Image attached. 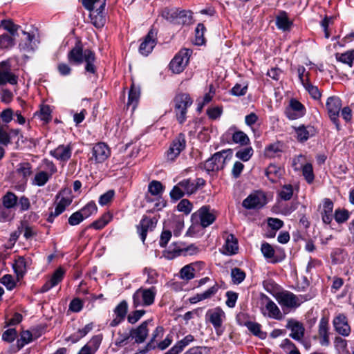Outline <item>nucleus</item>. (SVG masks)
<instances>
[{
	"mask_svg": "<svg viewBox=\"0 0 354 354\" xmlns=\"http://www.w3.org/2000/svg\"><path fill=\"white\" fill-rule=\"evenodd\" d=\"M67 58L68 62L75 65H80L84 62L86 63L85 71L87 73L95 75L96 73L95 55L90 49L83 50L80 41L75 44V46L68 52Z\"/></svg>",
	"mask_w": 354,
	"mask_h": 354,
	"instance_id": "obj_1",
	"label": "nucleus"
},
{
	"mask_svg": "<svg viewBox=\"0 0 354 354\" xmlns=\"http://www.w3.org/2000/svg\"><path fill=\"white\" fill-rule=\"evenodd\" d=\"M203 178H187L179 182L171 190L169 195L172 200L178 201L185 194H192L205 185Z\"/></svg>",
	"mask_w": 354,
	"mask_h": 354,
	"instance_id": "obj_2",
	"label": "nucleus"
},
{
	"mask_svg": "<svg viewBox=\"0 0 354 354\" xmlns=\"http://www.w3.org/2000/svg\"><path fill=\"white\" fill-rule=\"evenodd\" d=\"M232 153L231 149L215 153L204 163V169L207 171V174L217 175L216 172L224 168L226 162L232 158Z\"/></svg>",
	"mask_w": 354,
	"mask_h": 354,
	"instance_id": "obj_3",
	"label": "nucleus"
},
{
	"mask_svg": "<svg viewBox=\"0 0 354 354\" xmlns=\"http://www.w3.org/2000/svg\"><path fill=\"white\" fill-rule=\"evenodd\" d=\"M276 299L285 314L290 313L292 310H295L304 301L301 296H297L290 291L278 292Z\"/></svg>",
	"mask_w": 354,
	"mask_h": 354,
	"instance_id": "obj_4",
	"label": "nucleus"
},
{
	"mask_svg": "<svg viewBox=\"0 0 354 354\" xmlns=\"http://www.w3.org/2000/svg\"><path fill=\"white\" fill-rule=\"evenodd\" d=\"M157 293L156 287L149 288H140L133 295V306L134 308L139 306H149L154 303Z\"/></svg>",
	"mask_w": 354,
	"mask_h": 354,
	"instance_id": "obj_5",
	"label": "nucleus"
},
{
	"mask_svg": "<svg viewBox=\"0 0 354 354\" xmlns=\"http://www.w3.org/2000/svg\"><path fill=\"white\" fill-rule=\"evenodd\" d=\"M105 6L106 0H100L98 2H93L91 7L85 8L90 12L91 23L97 28H102L106 24Z\"/></svg>",
	"mask_w": 354,
	"mask_h": 354,
	"instance_id": "obj_6",
	"label": "nucleus"
},
{
	"mask_svg": "<svg viewBox=\"0 0 354 354\" xmlns=\"http://www.w3.org/2000/svg\"><path fill=\"white\" fill-rule=\"evenodd\" d=\"M174 112L177 120L183 124L186 120V114L188 107H189L193 101L187 93H178L174 98Z\"/></svg>",
	"mask_w": 354,
	"mask_h": 354,
	"instance_id": "obj_7",
	"label": "nucleus"
},
{
	"mask_svg": "<svg viewBox=\"0 0 354 354\" xmlns=\"http://www.w3.org/2000/svg\"><path fill=\"white\" fill-rule=\"evenodd\" d=\"M216 218L215 211L211 209L209 205H203L192 215V221L195 224H199L205 228L212 225Z\"/></svg>",
	"mask_w": 354,
	"mask_h": 354,
	"instance_id": "obj_8",
	"label": "nucleus"
},
{
	"mask_svg": "<svg viewBox=\"0 0 354 354\" xmlns=\"http://www.w3.org/2000/svg\"><path fill=\"white\" fill-rule=\"evenodd\" d=\"M261 302L263 307L261 308V313L264 316L270 319L281 320L283 319V313L277 305L266 295H261Z\"/></svg>",
	"mask_w": 354,
	"mask_h": 354,
	"instance_id": "obj_9",
	"label": "nucleus"
},
{
	"mask_svg": "<svg viewBox=\"0 0 354 354\" xmlns=\"http://www.w3.org/2000/svg\"><path fill=\"white\" fill-rule=\"evenodd\" d=\"M342 100L337 96L328 97L326 102V109L329 118L336 126L337 130L339 129V116L342 108Z\"/></svg>",
	"mask_w": 354,
	"mask_h": 354,
	"instance_id": "obj_10",
	"label": "nucleus"
},
{
	"mask_svg": "<svg viewBox=\"0 0 354 354\" xmlns=\"http://www.w3.org/2000/svg\"><path fill=\"white\" fill-rule=\"evenodd\" d=\"M186 147L185 136L180 133L171 142L168 150L165 153L167 161L173 162L180 155Z\"/></svg>",
	"mask_w": 354,
	"mask_h": 354,
	"instance_id": "obj_11",
	"label": "nucleus"
},
{
	"mask_svg": "<svg viewBox=\"0 0 354 354\" xmlns=\"http://www.w3.org/2000/svg\"><path fill=\"white\" fill-rule=\"evenodd\" d=\"M192 52L189 49L180 50L173 58L169 64V68L174 73H181L188 64Z\"/></svg>",
	"mask_w": 354,
	"mask_h": 354,
	"instance_id": "obj_12",
	"label": "nucleus"
},
{
	"mask_svg": "<svg viewBox=\"0 0 354 354\" xmlns=\"http://www.w3.org/2000/svg\"><path fill=\"white\" fill-rule=\"evenodd\" d=\"M206 317L213 325L217 335H220L223 333L221 327L225 319V312L220 307H216L207 310Z\"/></svg>",
	"mask_w": 354,
	"mask_h": 354,
	"instance_id": "obj_13",
	"label": "nucleus"
},
{
	"mask_svg": "<svg viewBox=\"0 0 354 354\" xmlns=\"http://www.w3.org/2000/svg\"><path fill=\"white\" fill-rule=\"evenodd\" d=\"M267 203L266 194L261 191L250 194L243 201L242 205L247 209H259Z\"/></svg>",
	"mask_w": 354,
	"mask_h": 354,
	"instance_id": "obj_14",
	"label": "nucleus"
},
{
	"mask_svg": "<svg viewBox=\"0 0 354 354\" xmlns=\"http://www.w3.org/2000/svg\"><path fill=\"white\" fill-rule=\"evenodd\" d=\"M261 251L266 259H270L272 263H276L284 259L286 255L283 250H275L268 243L264 242L261 244Z\"/></svg>",
	"mask_w": 354,
	"mask_h": 354,
	"instance_id": "obj_15",
	"label": "nucleus"
},
{
	"mask_svg": "<svg viewBox=\"0 0 354 354\" xmlns=\"http://www.w3.org/2000/svg\"><path fill=\"white\" fill-rule=\"evenodd\" d=\"M286 116L291 120H297L306 114L305 106L297 100L291 99L288 106L285 109Z\"/></svg>",
	"mask_w": 354,
	"mask_h": 354,
	"instance_id": "obj_16",
	"label": "nucleus"
},
{
	"mask_svg": "<svg viewBox=\"0 0 354 354\" xmlns=\"http://www.w3.org/2000/svg\"><path fill=\"white\" fill-rule=\"evenodd\" d=\"M286 328L291 331L289 336L293 339L300 342L303 339L305 334L304 324L295 319H288Z\"/></svg>",
	"mask_w": 354,
	"mask_h": 354,
	"instance_id": "obj_17",
	"label": "nucleus"
},
{
	"mask_svg": "<svg viewBox=\"0 0 354 354\" xmlns=\"http://www.w3.org/2000/svg\"><path fill=\"white\" fill-rule=\"evenodd\" d=\"M156 35L155 30L151 29L148 34L144 37L139 47V52L144 56H147L151 53L156 44Z\"/></svg>",
	"mask_w": 354,
	"mask_h": 354,
	"instance_id": "obj_18",
	"label": "nucleus"
},
{
	"mask_svg": "<svg viewBox=\"0 0 354 354\" xmlns=\"http://www.w3.org/2000/svg\"><path fill=\"white\" fill-rule=\"evenodd\" d=\"M329 319L328 317L323 316L318 325V339L321 346H328L330 344L329 337Z\"/></svg>",
	"mask_w": 354,
	"mask_h": 354,
	"instance_id": "obj_19",
	"label": "nucleus"
},
{
	"mask_svg": "<svg viewBox=\"0 0 354 354\" xmlns=\"http://www.w3.org/2000/svg\"><path fill=\"white\" fill-rule=\"evenodd\" d=\"M158 220L156 217H149L143 216L139 225L137 226L138 232L140 234V239L142 242H145L147 232L152 231L156 226Z\"/></svg>",
	"mask_w": 354,
	"mask_h": 354,
	"instance_id": "obj_20",
	"label": "nucleus"
},
{
	"mask_svg": "<svg viewBox=\"0 0 354 354\" xmlns=\"http://www.w3.org/2000/svg\"><path fill=\"white\" fill-rule=\"evenodd\" d=\"M151 322V320L150 319L145 320L137 328H133L130 330L131 337L134 339L135 343L140 344L146 340L149 335L148 325Z\"/></svg>",
	"mask_w": 354,
	"mask_h": 354,
	"instance_id": "obj_21",
	"label": "nucleus"
},
{
	"mask_svg": "<svg viewBox=\"0 0 354 354\" xmlns=\"http://www.w3.org/2000/svg\"><path fill=\"white\" fill-rule=\"evenodd\" d=\"M129 306L126 300H122L113 309L114 318L111 320L109 325L111 327H115L122 323L128 313Z\"/></svg>",
	"mask_w": 354,
	"mask_h": 354,
	"instance_id": "obj_22",
	"label": "nucleus"
},
{
	"mask_svg": "<svg viewBox=\"0 0 354 354\" xmlns=\"http://www.w3.org/2000/svg\"><path fill=\"white\" fill-rule=\"evenodd\" d=\"M0 69V85L9 83L12 85L17 84L18 77L10 71V66L8 62H2Z\"/></svg>",
	"mask_w": 354,
	"mask_h": 354,
	"instance_id": "obj_23",
	"label": "nucleus"
},
{
	"mask_svg": "<svg viewBox=\"0 0 354 354\" xmlns=\"http://www.w3.org/2000/svg\"><path fill=\"white\" fill-rule=\"evenodd\" d=\"M73 147L71 144L60 145L50 151V154L57 160L65 162L68 161L72 154Z\"/></svg>",
	"mask_w": 354,
	"mask_h": 354,
	"instance_id": "obj_24",
	"label": "nucleus"
},
{
	"mask_svg": "<svg viewBox=\"0 0 354 354\" xmlns=\"http://www.w3.org/2000/svg\"><path fill=\"white\" fill-rule=\"evenodd\" d=\"M333 324L335 331L339 335L347 337L351 333V327L348 319L344 314L337 315L333 319Z\"/></svg>",
	"mask_w": 354,
	"mask_h": 354,
	"instance_id": "obj_25",
	"label": "nucleus"
},
{
	"mask_svg": "<svg viewBox=\"0 0 354 354\" xmlns=\"http://www.w3.org/2000/svg\"><path fill=\"white\" fill-rule=\"evenodd\" d=\"M64 274L65 270L62 268H58L55 270L50 279L42 286L40 292H46L52 288L56 286L63 280Z\"/></svg>",
	"mask_w": 354,
	"mask_h": 354,
	"instance_id": "obj_26",
	"label": "nucleus"
},
{
	"mask_svg": "<svg viewBox=\"0 0 354 354\" xmlns=\"http://www.w3.org/2000/svg\"><path fill=\"white\" fill-rule=\"evenodd\" d=\"M110 156V150L106 145L103 142L96 144L92 150L91 159L97 162H102Z\"/></svg>",
	"mask_w": 354,
	"mask_h": 354,
	"instance_id": "obj_27",
	"label": "nucleus"
},
{
	"mask_svg": "<svg viewBox=\"0 0 354 354\" xmlns=\"http://www.w3.org/2000/svg\"><path fill=\"white\" fill-rule=\"evenodd\" d=\"M203 266L204 263L202 261L195 262L185 266L180 271V277L186 281H189L194 279L195 277V272L201 270Z\"/></svg>",
	"mask_w": 354,
	"mask_h": 354,
	"instance_id": "obj_28",
	"label": "nucleus"
},
{
	"mask_svg": "<svg viewBox=\"0 0 354 354\" xmlns=\"http://www.w3.org/2000/svg\"><path fill=\"white\" fill-rule=\"evenodd\" d=\"M294 129L297 135V139L300 142H306L316 134L315 129L311 125L305 126L301 124L297 127H294Z\"/></svg>",
	"mask_w": 354,
	"mask_h": 354,
	"instance_id": "obj_29",
	"label": "nucleus"
},
{
	"mask_svg": "<svg viewBox=\"0 0 354 354\" xmlns=\"http://www.w3.org/2000/svg\"><path fill=\"white\" fill-rule=\"evenodd\" d=\"M333 203L329 198H325L323 201V207L321 211L322 219L324 223L330 224L333 220Z\"/></svg>",
	"mask_w": 354,
	"mask_h": 354,
	"instance_id": "obj_30",
	"label": "nucleus"
},
{
	"mask_svg": "<svg viewBox=\"0 0 354 354\" xmlns=\"http://www.w3.org/2000/svg\"><path fill=\"white\" fill-rule=\"evenodd\" d=\"M184 244L183 243H172L168 250L163 252V257L169 260L174 259V258L183 255Z\"/></svg>",
	"mask_w": 354,
	"mask_h": 354,
	"instance_id": "obj_31",
	"label": "nucleus"
},
{
	"mask_svg": "<svg viewBox=\"0 0 354 354\" xmlns=\"http://www.w3.org/2000/svg\"><path fill=\"white\" fill-rule=\"evenodd\" d=\"M12 268L17 275V279L20 280L22 279L27 271V261L26 259L22 256L18 257L15 260Z\"/></svg>",
	"mask_w": 354,
	"mask_h": 354,
	"instance_id": "obj_32",
	"label": "nucleus"
},
{
	"mask_svg": "<svg viewBox=\"0 0 354 354\" xmlns=\"http://www.w3.org/2000/svg\"><path fill=\"white\" fill-rule=\"evenodd\" d=\"M23 34L26 36L25 40L19 44V48L27 53L34 51L37 47L35 35L25 31H23Z\"/></svg>",
	"mask_w": 354,
	"mask_h": 354,
	"instance_id": "obj_33",
	"label": "nucleus"
},
{
	"mask_svg": "<svg viewBox=\"0 0 354 354\" xmlns=\"http://www.w3.org/2000/svg\"><path fill=\"white\" fill-rule=\"evenodd\" d=\"M292 22L288 19L286 12H281L276 18V26L283 31L289 30Z\"/></svg>",
	"mask_w": 354,
	"mask_h": 354,
	"instance_id": "obj_34",
	"label": "nucleus"
},
{
	"mask_svg": "<svg viewBox=\"0 0 354 354\" xmlns=\"http://www.w3.org/2000/svg\"><path fill=\"white\" fill-rule=\"evenodd\" d=\"M283 145L281 142H277L269 145L266 147V155L270 158H274L279 156V153L282 152Z\"/></svg>",
	"mask_w": 354,
	"mask_h": 354,
	"instance_id": "obj_35",
	"label": "nucleus"
},
{
	"mask_svg": "<svg viewBox=\"0 0 354 354\" xmlns=\"http://www.w3.org/2000/svg\"><path fill=\"white\" fill-rule=\"evenodd\" d=\"M140 95V88L133 84L129 93L127 106H132V109H134L137 106Z\"/></svg>",
	"mask_w": 354,
	"mask_h": 354,
	"instance_id": "obj_36",
	"label": "nucleus"
},
{
	"mask_svg": "<svg viewBox=\"0 0 354 354\" xmlns=\"http://www.w3.org/2000/svg\"><path fill=\"white\" fill-rule=\"evenodd\" d=\"M178 8H165L162 12V17L168 21L177 24Z\"/></svg>",
	"mask_w": 354,
	"mask_h": 354,
	"instance_id": "obj_37",
	"label": "nucleus"
},
{
	"mask_svg": "<svg viewBox=\"0 0 354 354\" xmlns=\"http://www.w3.org/2000/svg\"><path fill=\"white\" fill-rule=\"evenodd\" d=\"M43 168L44 170L36 174L35 177H49V176L53 174L57 170L55 165L49 160H45L44 162Z\"/></svg>",
	"mask_w": 354,
	"mask_h": 354,
	"instance_id": "obj_38",
	"label": "nucleus"
},
{
	"mask_svg": "<svg viewBox=\"0 0 354 354\" xmlns=\"http://www.w3.org/2000/svg\"><path fill=\"white\" fill-rule=\"evenodd\" d=\"M2 203L4 207L7 209H11L17 205V197L12 192H7L2 197Z\"/></svg>",
	"mask_w": 354,
	"mask_h": 354,
	"instance_id": "obj_39",
	"label": "nucleus"
},
{
	"mask_svg": "<svg viewBox=\"0 0 354 354\" xmlns=\"http://www.w3.org/2000/svg\"><path fill=\"white\" fill-rule=\"evenodd\" d=\"M15 174L19 176L28 177L31 175L32 169L29 162L19 163L16 168Z\"/></svg>",
	"mask_w": 354,
	"mask_h": 354,
	"instance_id": "obj_40",
	"label": "nucleus"
},
{
	"mask_svg": "<svg viewBox=\"0 0 354 354\" xmlns=\"http://www.w3.org/2000/svg\"><path fill=\"white\" fill-rule=\"evenodd\" d=\"M10 143V133L8 131V126L0 122V144L8 146Z\"/></svg>",
	"mask_w": 354,
	"mask_h": 354,
	"instance_id": "obj_41",
	"label": "nucleus"
},
{
	"mask_svg": "<svg viewBox=\"0 0 354 354\" xmlns=\"http://www.w3.org/2000/svg\"><path fill=\"white\" fill-rule=\"evenodd\" d=\"M245 325L254 335L257 336L261 339L265 338V333L261 331V326L259 323L247 322H245Z\"/></svg>",
	"mask_w": 354,
	"mask_h": 354,
	"instance_id": "obj_42",
	"label": "nucleus"
},
{
	"mask_svg": "<svg viewBox=\"0 0 354 354\" xmlns=\"http://www.w3.org/2000/svg\"><path fill=\"white\" fill-rule=\"evenodd\" d=\"M232 141L234 143L241 145H247L250 142V139L246 133L242 131H236L232 134Z\"/></svg>",
	"mask_w": 354,
	"mask_h": 354,
	"instance_id": "obj_43",
	"label": "nucleus"
},
{
	"mask_svg": "<svg viewBox=\"0 0 354 354\" xmlns=\"http://www.w3.org/2000/svg\"><path fill=\"white\" fill-rule=\"evenodd\" d=\"M225 248L227 251L230 254H235L238 250L237 239L232 234L227 236L225 241Z\"/></svg>",
	"mask_w": 354,
	"mask_h": 354,
	"instance_id": "obj_44",
	"label": "nucleus"
},
{
	"mask_svg": "<svg viewBox=\"0 0 354 354\" xmlns=\"http://www.w3.org/2000/svg\"><path fill=\"white\" fill-rule=\"evenodd\" d=\"M165 189L162 184L157 180H152L148 186V192L153 196H158L162 194Z\"/></svg>",
	"mask_w": 354,
	"mask_h": 354,
	"instance_id": "obj_45",
	"label": "nucleus"
},
{
	"mask_svg": "<svg viewBox=\"0 0 354 354\" xmlns=\"http://www.w3.org/2000/svg\"><path fill=\"white\" fill-rule=\"evenodd\" d=\"M285 170L283 167L275 164H270L266 169V176H274L276 177H281L284 174Z\"/></svg>",
	"mask_w": 354,
	"mask_h": 354,
	"instance_id": "obj_46",
	"label": "nucleus"
},
{
	"mask_svg": "<svg viewBox=\"0 0 354 354\" xmlns=\"http://www.w3.org/2000/svg\"><path fill=\"white\" fill-rule=\"evenodd\" d=\"M32 341V335L29 330H24L21 333L20 339L17 341V346L19 349L22 348L25 345Z\"/></svg>",
	"mask_w": 354,
	"mask_h": 354,
	"instance_id": "obj_47",
	"label": "nucleus"
},
{
	"mask_svg": "<svg viewBox=\"0 0 354 354\" xmlns=\"http://www.w3.org/2000/svg\"><path fill=\"white\" fill-rule=\"evenodd\" d=\"M333 217L337 223H343L348 221L350 213L345 209L338 208L335 209Z\"/></svg>",
	"mask_w": 354,
	"mask_h": 354,
	"instance_id": "obj_48",
	"label": "nucleus"
},
{
	"mask_svg": "<svg viewBox=\"0 0 354 354\" xmlns=\"http://www.w3.org/2000/svg\"><path fill=\"white\" fill-rule=\"evenodd\" d=\"M192 19V12L188 10H180L178 9L177 24H189L191 23Z\"/></svg>",
	"mask_w": 354,
	"mask_h": 354,
	"instance_id": "obj_49",
	"label": "nucleus"
},
{
	"mask_svg": "<svg viewBox=\"0 0 354 354\" xmlns=\"http://www.w3.org/2000/svg\"><path fill=\"white\" fill-rule=\"evenodd\" d=\"M231 277L233 283L240 284L245 278L244 271L238 268H234L231 270Z\"/></svg>",
	"mask_w": 354,
	"mask_h": 354,
	"instance_id": "obj_50",
	"label": "nucleus"
},
{
	"mask_svg": "<svg viewBox=\"0 0 354 354\" xmlns=\"http://www.w3.org/2000/svg\"><path fill=\"white\" fill-rule=\"evenodd\" d=\"M131 338L130 332L129 333H118V337L115 340L114 344L118 347H123L129 343V341Z\"/></svg>",
	"mask_w": 354,
	"mask_h": 354,
	"instance_id": "obj_51",
	"label": "nucleus"
},
{
	"mask_svg": "<svg viewBox=\"0 0 354 354\" xmlns=\"http://www.w3.org/2000/svg\"><path fill=\"white\" fill-rule=\"evenodd\" d=\"M253 149L251 147H246L236 152V157L243 161H248L253 155Z\"/></svg>",
	"mask_w": 354,
	"mask_h": 354,
	"instance_id": "obj_52",
	"label": "nucleus"
},
{
	"mask_svg": "<svg viewBox=\"0 0 354 354\" xmlns=\"http://www.w3.org/2000/svg\"><path fill=\"white\" fill-rule=\"evenodd\" d=\"M336 58L338 61L352 66L354 60V50L348 51L342 54H337Z\"/></svg>",
	"mask_w": 354,
	"mask_h": 354,
	"instance_id": "obj_53",
	"label": "nucleus"
},
{
	"mask_svg": "<svg viewBox=\"0 0 354 354\" xmlns=\"http://www.w3.org/2000/svg\"><path fill=\"white\" fill-rule=\"evenodd\" d=\"M205 27L203 24H198L195 30V42L197 45H202L205 43L204 32Z\"/></svg>",
	"mask_w": 354,
	"mask_h": 354,
	"instance_id": "obj_54",
	"label": "nucleus"
},
{
	"mask_svg": "<svg viewBox=\"0 0 354 354\" xmlns=\"http://www.w3.org/2000/svg\"><path fill=\"white\" fill-rule=\"evenodd\" d=\"M79 211L82 215L84 219H86L97 212V206L94 202H90Z\"/></svg>",
	"mask_w": 354,
	"mask_h": 354,
	"instance_id": "obj_55",
	"label": "nucleus"
},
{
	"mask_svg": "<svg viewBox=\"0 0 354 354\" xmlns=\"http://www.w3.org/2000/svg\"><path fill=\"white\" fill-rule=\"evenodd\" d=\"M15 45V39L12 35L4 34L0 36V48H9Z\"/></svg>",
	"mask_w": 354,
	"mask_h": 354,
	"instance_id": "obj_56",
	"label": "nucleus"
},
{
	"mask_svg": "<svg viewBox=\"0 0 354 354\" xmlns=\"http://www.w3.org/2000/svg\"><path fill=\"white\" fill-rule=\"evenodd\" d=\"M164 328L161 326H157L151 334V339L148 344H151L153 348H156L157 339L163 336Z\"/></svg>",
	"mask_w": 354,
	"mask_h": 354,
	"instance_id": "obj_57",
	"label": "nucleus"
},
{
	"mask_svg": "<svg viewBox=\"0 0 354 354\" xmlns=\"http://www.w3.org/2000/svg\"><path fill=\"white\" fill-rule=\"evenodd\" d=\"M37 114L39 118L45 122H48L51 120V111L48 105H43Z\"/></svg>",
	"mask_w": 354,
	"mask_h": 354,
	"instance_id": "obj_58",
	"label": "nucleus"
},
{
	"mask_svg": "<svg viewBox=\"0 0 354 354\" xmlns=\"http://www.w3.org/2000/svg\"><path fill=\"white\" fill-rule=\"evenodd\" d=\"M305 89L308 92L312 98L320 100L322 93L317 86L313 85L311 83H306Z\"/></svg>",
	"mask_w": 354,
	"mask_h": 354,
	"instance_id": "obj_59",
	"label": "nucleus"
},
{
	"mask_svg": "<svg viewBox=\"0 0 354 354\" xmlns=\"http://www.w3.org/2000/svg\"><path fill=\"white\" fill-rule=\"evenodd\" d=\"M293 195V188L290 184L285 185L282 187L281 190L279 192V196L282 200L289 201L291 199Z\"/></svg>",
	"mask_w": 354,
	"mask_h": 354,
	"instance_id": "obj_60",
	"label": "nucleus"
},
{
	"mask_svg": "<svg viewBox=\"0 0 354 354\" xmlns=\"http://www.w3.org/2000/svg\"><path fill=\"white\" fill-rule=\"evenodd\" d=\"M1 25L3 27L5 30H8L12 36L15 35V33L17 32L18 28H19V26L15 24L12 22V21L10 19L1 20Z\"/></svg>",
	"mask_w": 354,
	"mask_h": 354,
	"instance_id": "obj_61",
	"label": "nucleus"
},
{
	"mask_svg": "<svg viewBox=\"0 0 354 354\" xmlns=\"http://www.w3.org/2000/svg\"><path fill=\"white\" fill-rule=\"evenodd\" d=\"M192 207L193 205L189 200L183 199L178 204L177 209L179 212L189 214L192 212Z\"/></svg>",
	"mask_w": 354,
	"mask_h": 354,
	"instance_id": "obj_62",
	"label": "nucleus"
},
{
	"mask_svg": "<svg viewBox=\"0 0 354 354\" xmlns=\"http://www.w3.org/2000/svg\"><path fill=\"white\" fill-rule=\"evenodd\" d=\"M109 214H104L100 219L93 222L91 227L96 230L102 229L109 222Z\"/></svg>",
	"mask_w": 354,
	"mask_h": 354,
	"instance_id": "obj_63",
	"label": "nucleus"
},
{
	"mask_svg": "<svg viewBox=\"0 0 354 354\" xmlns=\"http://www.w3.org/2000/svg\"><path fill=\"white\" fill-rule=\"evenodd\" d=\"M13 118V111L8 108L4 109L0 114V122L7 124L12 121Z\"/></svg>",
	"mask_w": 354,
	"mask_h": 354,
	"instance_id": "obj_64",
	"label": "nucleus"
}]
</instances>
